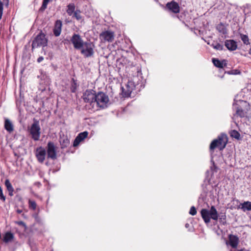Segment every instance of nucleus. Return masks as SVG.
<instances>
[{
	"instance_id": "nucleus-19",
	"label": "nucleus",
	"mask_w": 251,
	"mask_h": 251,
	"mask_svg": "<svg viewBox=\"0 0 251 251\" xmlns=\"http://www.w3.org/2000/svg\"><path fill=\"white\" fill-rule=\"evenodd\" d=\"M60 144L62 149L67 147L70 144V141L67 137H60L59 140Z\"/></svg>"
},
{
	"instance_id": "nucleus-31",
	"label": "nucleus",
	"mask_w": 251,
	"mask_h": 251,
	"mask_svg": "<svg viewBox=\"0 0 251 251\" xmlns=\"http://www.w3.org/2000/svg\"><path fill=\"white\" fill-rule=\"evenodd\" d=\"M28 203V207L30 209L35 210L36 209L37 204H36V203L35 201L29 199Z\"/></svg>"
},
{
	"instance_id": "nucleus-24",
	"label": "nucleus",
	"mask_w": 251,
	"mask_h": 251,
	"mask_svg": "<svg viewBox=\"0 0 251 251\" xmlns=\"http://www.w3.org/2000/svg\"><path fill=\"white\" fill-rule=\"evenodd\" d=\"M239 36L244 45H248L250 44L249 38L247 35L240 33Z\"/></svg>"
},
{
	"instance_id": "nucleus-45",
	"label": "nucleus",
	"mask_w": 251,
	"mask_h": 251,
	"mask_svg": "<svg viewBox=\"0 0 251 251\" xmlns=\"http://www.w3.org/2000/svg\"><path fill=\"white\" fill-rule=\"evenodd\" d=\"M189 226V224H185V227H188Z\"/></svg>"
},
{
	"instance_id": "nucleus-36",
	"label": "nucleus",
	"mask_w": 251,
	"mask_h": 251,
	"mask_svg": "<svg viewBox=\"0 0 251 251\" xmlns=\"http://www.w3.org/2000/svg\"><path fill=\"white\" fill-rule=\"evenodd\" d=\"M219 219L221 220V221L223 222L224 225L225 224H226V216L225 213H223V214L221 213L219 215Z\"/></svg>"
},
{
	"instance_id": "nucleus-23",
	"label": "nucleus",
	"mask_w": 251,
	"mask_h": 251,
	"mask_svg": "<svg viewBox=\"0 0 251 251\" xmlns=\"http://www.w3.org/2000/svg\"><path fill=\"white\" fill-rule=\"evenodd\" d=\"M126 61L125 58H121L117 59L116 62L117 67L119 69H121L126 64Z\"/></svg>"
},
{
	"instance_id": "nucleus-33",
	"label": "nucleus",
	"mask_w": 251,
	"mask_h": 251,
	"mask_svg": "<svg viewBox=\"0 0 251 251\" xmlns=\"http://www.w3.org/2000/svg\"><path fill=\"white\" fill-rule=\"evenodd\" d=\"M5 185L8 191L9 190H14L12 185H11L9 180L8 179H6L5 181Z\"/></svg>"
},
{
	"instance_id": "nucleus-1",
	"label": "nucleus",
	"mask_w": 251,
	"mask_h": 251,
	"mask_svg": "<svg viewBox=\"0 0 251 251\" xmlns=\"http://www.w3.org/2000/svg\"><path fill=\"white\" fill-rule=\"evenodd\" d=\"M136 74L132 79L128 81L125 88L122 87V92L126 97H130L132 93H137L143 88L144 81L141 67L138 66L136 68Z\"/></svg>"
},
{
	"instance_id": "nucleus-38",
	"label": "nucleus",
	"mask_w": 251,
	"mask_h": 251,
	"mask_svg": "<svg viewBox=\"0 0 251 251\" xmlns=\"http://www.w3.org/2000/svg\"><path fill=\"white\" fill-rule=\"evenodd\" d=\"M189 214L192 216H194L197 214V210L194 206L190 208Z\"/></svg>"
},
{
	"instance_id": "nucleus-4",
	"label": "nucleus",
	"mask_w": 251,
	"mask_h": 251,
	"mask_svg": "<svg viewBox=\"0 0 251 251\" xmlns=\"http://www.w3.org/2000/svg\"><path fill=\"white\" fill-rule=\"evenodd\" d=\"M109 102L108 96L103 92H99L96 94L95 107L99 110V108L104 109L106 108Z\"/></svg>"
},
{
	"instance_id": "nucleus-6",
	"label": "nucleus",
	"mask_w": 251,
	"mask_h": 251,
	"mask_svg": "<svg viewBox=\"0 0 251 251\" xmlns=\"http://www.w3.org/2000/svg\"><path fill=\"white\" fill-rule=\"evenodd\" d=\"M48 39L46 38V35L40 31L39 33L34 38L32 41L31 47L32 50L34 48L40 47H46L47 46Z\"/></svg>"
},
{
	"instance_id": "nucleus-8",
	"label": "nucleus",
	"mask_w": 251,
	"mask_h": 251,
	"mask_svg": "<svg viewBox=\"0 0 251 251\" xmlns=\"http://www.w3.org/2000/svg\"><path fill=\"white\" fill-rule=\"evenodd\" d=\"M94 48L95 45L92 42H85L83 47L80 49V52L85 58L92 57L94 54Z\"/></svg>"
},
{
	"instance_id": "nucleus-37",
	"label": "nucleus",
	"mask_w": 251,
	"mask_h": 251,
	"mask_svg": "<svg viewBox=\"0 0 251 251\" xmlns=\"http://www.w3.org/2000/svg\"><path fill=\"white\" fill-rule=\"evenodd\" d=\"M185 15H186L185 13H180L179 14L176 16V18L180 21L183 22Z\"/></svg>"
},
{
	"instance_id": "nucleus-28",
	"label": "nucleus",
	"mask_w": 251,
	"mask_h": 251,
	"mask_svg": "<svg viewBox=\"0 0 251 251\" xmlns=\"http://www.w3.org/2000/svg\"><path fill=\"white\" fill-rule=\"evenodd\" d=\"M211 46L214 49L219 50H222L224 48L223 46L217 42H213L211 44Z\"/></svg>"
},
{
	"instance_id": "nucleus-44",
	"label": "nucleus",
	"mask_w": 251,
	"mask_h": 251,
	"mask_svg": "<svg viewBox=\"0 0 251 251\" xmlns=\"http://www.w3.org/2000/svg\"><path fill=\"white\" fill-rule=\"evenodd\" d=\"M213 168H214V169H217V167H216V166L215 165L214 163H213V167H211V170H212V169H213Z\"/></svg>"
},
{
	"instance_id": "nucleus-20",
	"label": "nucleus",
	"mask_w": 251,
	"mask_h": 251,
	"mask_svg": "<svg viewBox=\"0 0 251 251\" xmlns=\"http://www.w3.org/2000/svg\"><path fill=\"white\" fill-rule=\"evenodd\" d=\"M66 12L69 16H72L75 11V6L74 3H70L67 6Z\"/></svg>"
},
{
	"instance_id": "nucleus-32",
	"label": "nucleus",
	"mask_w": 251,
	"mask_h": 251,
	"mask_svg": "<svg viewBox=\"0 0 251 251\" xmlns=\"http://www.w3.org/2000/svg\"><path fill=\"white\" fill-rule=\"evenodd\" d=\"M72 81L73 83L71 84V91L72 93H75L77 88L76 81L74 78H72Z\"/></svg>"
},
{
	"instance_id": "nucleus-46",
	"label": "nucleus",
	"mask_w": 251,
	"mask_h": 251,
	"mask_svg": "<svg viewBox=\"0 0 251 251\" xmlns=\"http://www.w3.org/2000/svg\"><path fill=\"white\" fill-rule=\"evenodd\" d=\"M249 54L250 55H251V48H250V50H249Z\"/></svg>"
},
{
	"instance_id": "nucleus-27",
	"label": "nucleus",
	"mask_w": 251,
	"mask_h": 251,
	"mask_svg": "<svg viewBox=\"0 0 251 251\" xmlns=\"http://www.w3.org/2000/svg\"><path fill=\"white\" fill-rule=\"evenodd\" d=\"M72 16L73 18H75L77 21L82 20V17L81 15V11L79 9H76Z\"/></svg>"
},
{
	"instance_id": "nucleus-14",
	"label": "nucleus",
	"mask_w": 251,
	"mask_h": 251,
	"mask_svg": "<svg viewBox=\"0 0 251 251\" xmlns=\"http://www.w3.org/2000/svg\"><path fill=\"white\" fill-rule=\"evenodd\" d=\"M62 23L61 20H57L55 21L53 29V32L55 36H59L62 31Z\"/></svg>"
},
{
	"instance_id": "nucleus-7",
	"label": "nucleus",
	"mask_w": 251,
	"mask_h": 251,
	"mask_svg": "<svg viewBox=\"0 0 251 251\" xmlns=\"http://www.w3.org/2000/svg\"><path fill=\"white\" fill-rule=\"evenodd\" d=\"M41 128L39 125V121L34 120L33 123L31 125L29 132L31 135L32 139L35 141H37L39 140L41 135Z\"/></svg>"
},
{
	"instance_id": "nucleus-35",
	"label": "nucleus",
	"mask_w": 251,
	"mask_h": 251,
	"mask_svg": "<svg viewBox=\"0 0 251 251\" xmlns=\"http://www.w3.org/2000/svg\"><path fill=\"white\" fill-rule=\"evenodd\" d=\"M180 11V8L178 4L174 1V13H179Z\"/></svg>"
},
{
	"instance_id": "nucleus-12",
	"label": "nucleus",
	"mask_w": 251,
	"mask_h": 251,
	"mask_svg": "<svg viewBox=\"0 0 251 251\" xmlns=\"http://www.w3.org/2000/svg\"><path fill=\"white\" fill-rule=\"evenodd\" d=\"M46 154V149L41 146L38 147L35 152L37 160L40 163H43L44 162Z\"/></svg>"
},
{
	"instance_id": "nucleus-3",
	"label": "nucleus",
	"mask_w": 251,
	"mask_h": 251,
	"mask_svg": "<svg viewBox=\"0 0 251 251\" xmlns=\"http://www.w3.org/2000/svg\"><path fill=\"white\" fill-rule=\"evenodd\" d=\"M201 216L206 224H208L210 220L217 221L219 218L218 213L214 206H212L210 209L203 208L201 211Z\"/></svg>"
},
{
	"instance_id": "nucleus-29",
	"label": "nucleus",
	"mask_w": 251,
	"mask_h": 251,
	"mask_svg": "<svg viewBox=\"0 0 251 251\" xmlns=\"http://www.w3.org/2000/svg\"><path fill=\"white\" fill-rule=\"evenodd\" d=\"M229 133L231 137L234 138L237 140H239L241 138L240 134L236 130H232Z\"/></svg>"
},
{
	"instance_id": "nucleus-39",
	"label": "nucleus",
	"mask_w": 251,
	"mask_h": 251,
	"mask_svg": "<svg viewBox=\"0 0 251 251\" xmlns=\"http://www.w3.org/2000/svg\"><path fill=\"white\" fill-rule=\"evenodd\" d=\"M3 4L0 0V20L1 19L2 14H3Z\"/></svg>"
},
{
	"instance_id": "nucleus-17",
	"label": "nucleus",
	"mask_w": 251,
	"mask_h": 251,
	"mask_svg": "<svg viewBox=\"0 0 251 251\" xmlns=\"http://www.w3.org/2000/svg\"><path fill=\"white\" fill-rule=\"evenodd\" d=\"M4 128L9 132L11 133L14 130V126L12 122L8 119L4 120Z\"/></svg>"
},
{
	"instance_id": "nucleus-5",
	"label": "nucleus",
	"mask_w": 251,
	"mask_h": 251,
	"mask_svg": "<svg viewBox=\"0 0 251 251\" xmlns=\"http://www.w3.org/2000/svg\"><path fill=\"white\" fill-rule=\"evenodd\" d=\"M227 141L226 136L224 134H221L211 143L210 151H213L216 148H218L220 151L223 150L226 147Z\"/></svg>"
},
{
	"instance_id": "nucleus-9",
	"label": "nucleus",
	"mask_w": 251,
	"mask_h": 251,
	"mask_svg": "<svg viewBox=\"0 0 251 251\" xmlns=\"http://www.w3.org/2000/svg\"><path fill=\"white\" fill-rule=\"evenodd\" d=\"M46 153L48 158L54 160L57 158L56 147L53 142L50 141L46 147Z\"/></svg>"
},
{
	"instance_id": "nucleus-26",
	"label": "nucleus",
	"mask_w": 251,
	"mask_h": 251,
	"mask_svg": "<svg viewBox=\"0 0 251 251\" xmlns=\"http://www.w3.org/2000/svg\"><path fill=\"white\" fill-rule=\"evenodd\" d=\"M14 238L13 234L10 232H7L4 235L3 238V241L5 243H8L11 241Z\"/></svg>"
},
{
	"instance_id": "nucleus-25",
	"label": "nucleus",
	"mask_w": 251,
	"mask_h": 251,
	"mask_svg": "<svg viewBox=\"0 0 251 251\" xmlns=\"http://www.w3.org/2000/svg\"><path fill=\"white\" fill-rule=\"evenodd\" d=\"M225 60L221 61L217 58H212V62H213V64L217 67H218L220 68H223L224 62H225Z\"/></svg>"
},
{
	"instance_id": "nucleus-42",
	"label": "nucleus",
	"mask_w": 251,
	"mask_h": 251,
	"mask_svg": "<svg viewBox=\"0 0 251 251\" xmlns=\"http://www.w3.org/2000/svg\"><path fill=\"white\" fill-rule=\"evenodd\" d=\"M14 190H9L8 191L9 195L10 196H12L13 195V192Z\"/></svg>"
},
{
	"instance_id": "nucleus-21",
	"label": "nucleus",
	"mask_w": 251,
	"mask_h": 251,
	"mask_svg": "<svg viewBox=\"0 0 251 251\" xmlns=\"http://www.w3.org/2000/svg\"><path fill=\"white\" fill-rule=\"evenodd\" d=\"M217 30L220 33L226 34L227 33V29L225 25L222 23H220L216 26Z\"/></svg>"
},
{
	"instance_id": "nucleus-43",
	"label": "nucleus",
	"mask_w": 251,
	"mask_h": 251,
	"mask_svg": "<svg viewBox=\"0 0 251 251\" xmlns=\"http://www.w3.org/2000/svg\"><path fill=\"white\" fill-rule=\"evenodd\" d=\"M17 213L18 214H21L23 212V210L22 209H18L17 210H16Z\"/></svg>"
},
{
	"instance_id": "nucleus-10",
	"label": "nucleus",
	"mask_w": 251,
	"mask_h": 251,
	"mask_svg": "<svg viewBox=\"0 0 251 251\" xmlns=\"http://www.w3.org/2000/svg\"><path fill=\"white\" fill-rule=\"evenodd\" d=\"M115 33L111 30H106L101 32L99 36L100 39L102 43L112 42L114 40Z\"/></svg>"
},
{
	"instance_id": "nucleus-15",
	"label": "nucleus",
	"mask_w": 251,
	"mask_h": 251,
	"mask_svg": "<svg viewBox=\"0 0 251 251\" xmlns=\"http://www.w3.org/2000/svg\"><path fill=\"white\" fill-rule=\"evenodd\" d=\"M239 239L236 235L229 234L228 235V244L233 249L237 248Z\"/></svg>"
},
{
	"instance_id": "nucleus-16",
	"label": "nucleus",
	"mask_w": 251,
	"mask_h": 251,
	"mask_svg": "<svg viewBox=\"0 0 251 251\" xmlns=\"http://www.w3.org/2000/svg\"><path fill=\"white\" fill-rule=\"evenodd\" d=\"M225 45L230 51L235 50L237 48V42L234 40H226L225 42Z\"/></svg>"
},
{
	"instance_id": "nucleus-41",
	"label": "nucleus",
	"mask_w": 251,
	"mask_h": 251,
	"mask_svg": "<svg viewBox=\"0 0 251 251\" xmlns=\"http://www.w3.org/2000/svg\"><path fill=\"white\" fill-rule=\"evenodd\" d=\"M44 60V57L43 56H40L38 59H37V62L38 63H40L41 62H42L43 60Z\"/></svg>"
},
{
	"instance_id": "nucleus-18",
	"label": "nucleus",
	"mask_w": 251,
	"mask_h": 251,
	"mask_svg": "<svg viewBox=\"0 0 251 251\" xmlns=\"http://www.w3.org/2000/svg\"><path fill=\"white\" fill-rule=\"evenodd\" d=\"M239 208H241L244 212L251 210V202L249 201H245L240 204Z\"/></svg>"
},
{
	"instance_id": "nucleus-22",
	"label": "nucleus",
	"mask_w": 251,
	"mask_h": 251,
	"mask_svg": "<svg viewBox=\"0 0 251 251\" xmlns=\"http://www.w3.org/2000/svg\"><path fill=\"white\" fill-rule=\"evenodd\" d=\"M237 104L234 102L233 104V107L236 109V114L241 118H243L245 116V112L241 108L236 107Z\"/></svg>"
},
{
	"instance_id": "nucleus-30",
	"label": "nucleus",
	"mask_w": 251,
	"mask_h": 251,
	"mask_svg": "<svg viewBox=\"0 0 251 251\" xmlns=\"http://www.w3.org/2000/svg\"><path fill=\"white\" fill-rule=\"evenodd\" d=\"M52 0H43L42 6L39 9V11L43 12L47 8L48 3Z\"/></svg>"
},
{
	"instance_id": "nucleus-34",
	"label": "nucleus",
	"mask_w": 251,
	"mask_h": 251,
	"mask_svg": "<svg viewBox=\"0 0 251 251\" xmlns=\"http://www.w3.org/2000/svg\"><path fill=\"white\" fill-rule=\"evenodd\" d=\"M165 9L170 12H173V0L166 4Z\"/></svg>"
},
{
	"instance_id": "nucleus-11",
	"label": "nucleus",
	"mask_w": 251,
	"mask_h": 251,
	"mask_svg": "<svg viewBox=\"0 0 251 251\" xmlns=\"http://www.w3.org/2000/svg\"><path fill=\"white\" fill-rule=\"evenodd\" d=\"M70 41L73 44L74 48L76 50H80L82 47H83L85 43L80 35L76 33H74L72 35Z\"/></svg>"
},
{
	"instance_id": "nucleus-2",
	"label": "nucleus",
	"mask_w": 251,
	"mask_h": 251,
	"mask_svg": "<svg viewBox=\"0 0 251 251\" xmlns=\"http://www.w3.org/2000/svg\"><path fill=\"white\" fill-rule=\"evenodd\" d=\"M96 93L93 90H86L83 94L82 98L84 102L88 103L85 106L86 109L92 112L98 110L95 107Z\"/></svg>"
},
{
	"instance_id": "nucleus-13",
	"label": "nucleus",
	"mask_w": 251,
	"mask_h": 251,
	"mask_svg": "<svg viewBox=\"0 0 251 251\" xmlns=\"http://www.w3.org/2000/svg\"><path fill=\"white\" fill-rule=\"evenodd\" d=\"M88 135V132L87 131H84L79 133L74 141V147H77L81 142L87 138Z\"/></svg>"
},
{
	"instance_id": "nucleus-40",
	"label": "nucleus",
	"mask_w": 251,
	"mask_h": 251,
	"mask_svg": "<svg viewBox=\"0 0 251 251\" xmlns=\"http://www.w3.org/2000/svg\"><path fill=\"white\" fill-rule=\"evenodd\" d=\"M16 223L19 226H21L24 227L26 226L25 224L23 221H18Z\"/></svg>"
},
{
	"instance_id": "nucleus-47",
	"label": "nucleus",
	"mask_w": 251,
	"mask_h": 251,
	"mask_svg": "<svg viewBox=\"0 0 251 251\" xmlns=\"http://www.w3.org/2000/svg\"><path fill=\"white\" fill-rule=\"evenodd\" d=\"M240 251H242V250H240Z\"/></svg>"
}]
</instances>
